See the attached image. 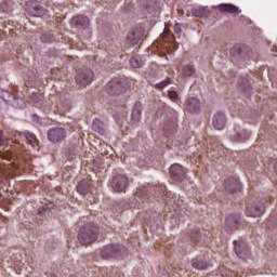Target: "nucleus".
I'll return each mask as SVG.
<instances>
[{
    "label": "nucleus",
    "mask_w": 277,
    "mask_h": 277,
    "mask_svg": "<svg viewBox=\"0 0 277 277\" xmlns=\"http://www.w3.org/2000/svg\"><path fill=\"white\" fill-rule=\"evenodd\" d=\"M132 68H142L144 66V61L140 56H133L130 61Z\"/></svg>",
    "instance_id": "24"
},
{
    "label": "nucleus",
    "mask_w": 277,
    "mask_h": 277,
    "mask_svg": "<svg viewBox=\"0 0 277 277\" xmlns=\"http://www.w3.org/2000/svg\"><path fill=\"white\" fill-rule=\"evenodd\" d=\"M90 187H91V184H90V181L88 180H82L77 185L78 193L81 194L82 196L90 194Z\"/></svg>",
    "instance_id": "18"
},
{
    "label": "nucleus",
    "mask_w": 277,
    "mask_h": 277,
    "mask_svg": "<svg viewBox=\"0 0 277 277\" xmlns=\"http://www.w3.org/2000/svg\"><path fill=\"white\" fill-rule=\"evenodd\" d=\"M45 209H53V203H50L49 206H45Z\"/></svg>",
    "instance_id": "32"
},
{
    "label": "nucleus",
    "mask_w": 277,
    "mask_h": 277,
    "mask_svg": "<svg viewBox=\"0 0 277 277\" xmlns=\"http://www.w3.org/2000/svg\"><path fill=\"white\" fill-rule=\"evenodd\" d=\"M135 114H137V115L140 116V110L134 109V110H133V116H135Z\"/></svg>",
    "instance_id": "33"
},
{
    "label": "nucleus",
    "mask_w": 277,
    "mask_h": 277,
    "mask_svg": "<svg viewBox=\"0 0 277 277\" xmlns=\"http://www.w3.org/2000/svg\"><path fill=\"white\" fill-rule=\"evenodd\" d=\"M181 31H182L181 24L176 23V24L174 25V32H175L177 36H181Z\"/></svg>",
    "instance_id": "29"
},
{
    "label": "nucleus",
    "mask_w": 277,
    "mask_h": 277,
    "mask_svg": "<svg viewBox=\"0 0 277 277\" xmlns=\"http://www.w3.org/2000/svg\"><path fill=\"white\" fill-rule=\"evenodd\" d=\"M97 239L98 227L92 225L84 226L78 235V240L80 241L81 246H90Z\"/></svg>",
    "instance_id": "1"
},
{
    "label": "nucleus",
    "mask_w": 277,
    "mask_h": 277,
    "mask_svg": "<svg viewBox=\"0 0 277 277\" xmlns=\"http://www.w3.org/2000/svg\"><path fill=\"white\" fill-rule=\"evenodd\" d=\"M169 98L173 101V103H181V97H179V93L176 91H169Z\"/></svg>",
    "instance_id": "27"
},
{
    "label": "nucleus",
    "mask_w": 277,
    "mask_h": 277,
    "mask_svg": "<svg viewBox=\"0 0 277 277\" xmlns=\"http://www.w3.org/2000/svg\"><path fill=\"white\" fill-rule=\"evenodd\" d=\"M71 24L76 27L85 28L90 25V18H88V16L78 15L71 19Z\"/></svg>",
    "instance_id": "14"
},
{
    "label": "nucleus",
    "mask_w": 277,
    "mask_h": 277,
    "mask_svg": "<svg viewBox=\"0 0 277 277\" xmlns=\"http://www.w3.org/2000/svg\"><path fill=\"white\" fill-rule=\"evenodd\" d=\"M225 189L233 194V192H237L239 189V181L235 177H229L225 181Z\"/></svg>",
    "instance_id": "15"
},
{
    "label": "nucleus",
    "mask_w": 277,
    "mask_h": 277,
    "mask_svg": "<svg viewBox=\"0 0 277 277\" xmlns=\"http://www.w3.org/2000/svg\"><path fill=\"white\" fill-rule=\"evenodd\" d=\"M219 10L223 14H237V12L241 13V11H239V6H236L235 4H220Z\"/></svg>",
    "instance_id": "16"
},
{
    "label": "nucleus",
    "mask_w": 277,
    "mask_h": 277,
    "mask_svg": "<svg viewBox=\"0 0 277 277\" xmlns=\"http://www.w3.org/2000/svg\"><path fill=\"white\" fill-rule=\"evenodd\" d=\"M11 96H12V93H10V91L0 89V98H2V101L8 103V101H10Z\"/></svg>",
    "instance_id": "25"
},
{
    "label": "nucleus",
    "mask_w": 277,
    "mask_h": 277,
    "mask_svg": "<svg viewBox=\"0 0 277 277\" xmlns=\"http://www.w3.org/2000/svg\"><path fill=\"white\" fill-rule=\"evenodd\" d=\"M168 85H170V78H167L163 81H161L160 83L156 84V88L158 90H163V88H168Z\"/></svg>",
    "instance_id": "28"
},
{
    "label": "nucleus",
    "mask_w": 277,
    "mask_h": 277,
    "mask_svg": "<svg viewBox=\"0 0 277 277\" xmlns=\"http://www.w3.org/2000/svg\"><path fill=\"white\" fill-rule=\"evenodd\" d=\"M239 224V215H229L225 220V225L230 230H237V225Z\"/></svg>",
    "instance_id": "17"
},
{
    "label": "nucleus",
    "mask_w": 277,
    "mask_h": 277,
    "mask_svg": "<svg viewBox=\"0 0 277 277\" xmlns=\"http://www.w3.org/2000/svg\"><path fill=\"white\" fill-rule=\"evenodd\" d=\"M185 107L188 114H198L200 111V100L195 96L188 97L185 102Z\"/></svg>",
    "instance_id": "11"
},
{
    "label": "nucleus",
    "mask_w": 277,
    "mask_h": 277,
    "mask_svg": "<svg viewBox=\"0 0 277 277\" xmlns=\"http://www.w3.org/2000/svg\"><path fill=\"white\" fill-rule=\"evenodd\" d=\"M48 140L53 144L64 142L66 140V130L64 128H52L48 131Z\"/></svg>",
    "instance_id": "5"
},
{
    "label": "nucleus",
    "mask_w": 277,
    "mask_h": 277,
    "mask_svg": "<svg viewBox=\"0 0 277 277\" xmlns=\"http://www.w3.org/2000/svg\"><path fill=\"white\" fill-rule=\"evenodd\" d=\"M75 81L80 88H88L94 81V71L90 68L78 69Z\"/></svg>",
    "instance_id": "2"
},
{
    "label": "nucleus",
    "mask_w": 277,
    "mask_h": 277,
    "mask_svg": "<svg viewBox=\"0 0 277 277\" xmlns=\"http://www.w3.org/2000/svg\"><path fill=\"white\" fill-rule=\"evenodd\" d=\"M192 265L194 269H199V271L207 269L208 267L207 261L198 258L192 260Z\"/></svg>",
    "instance_id": "21"
},
{
    "label": "nucleus",
    "mask_w": 277,
    "mask_h": 277,
    "mask_svg": "<svg viewBox=\"0 0 277 277\" xmlns=\"http://www.w3.org/2000/svg\"><path fill=\"white\" fill-rule=\"evenodd\" d=\"M26 12H28L30 16L37 17L44 16V14H47V10H44V8L40 5V2L36 0H29L26 2Z\"/></svg>",
    "instance_id": "4"
},
{
    "label": "nucleus",
    "mask_w": 277,
    "mask_h": 277,
    "mask_svg": "<svg viewBox=\"0 0 277 277\" xmlns=\"http://www.w3.org/2000/svg\"><path fill=\"white\" fill-rule=\"evenodd\" d=\"M0 158L1 159H6L8 161H12L14 159V154L10 150L6 151H0Z\"/></svg>",
    "instance_id": "26"
},
{
    "label": "nucleus",
    "mask_w": 277,
    "mask_h": 277,
    "mask_svg": "<svg viewBox=\"0 0 277 277\" xmlns=\"http://www.w3.org/2000/svg\"><path fill=\"white\" fill-rule=\"evenodd\" d=\"M93 131L100 135H105V124L100 119H95L92 124Z\"/></svg>",
    "instance_id": "20"
},
{
    "label": "nucleus",
    "mask_w": 277,
    "mask_h": 277,
    "mask_svg": "<svg viewBox=\"0 0 277 277\" xmlns=\"http://www.w3.org/2000/svg\"><path fill=\"white\" fill-rule=\"evenodd\" d=\"M170 173H171V179H173V181L181 182L185 180V169H183V166L179 163L171 166Z\"/></svg>",
    "instance_id": "10"
},
{
    "label": "nucleus",
    "mask_w": 277,
    "mask_h": 277,
    "mask_svg": "<svg viewBox=\"0 0 277 277\" xmlns=\"http://www.w3.org/2000/svg\"><path fill=\"white\" fill-rule=\"evenodd\" d=\"M127 185H129V179L124 175H117L113 180V189L117 192V194H122V192L127 189Z\"/></svg>",
    "instance_id": "6"
},
{
    "label": "nucleus",
    "mask_w": 277,
    "mask_h": 277,
    "mask_svg": "<svg viewBox=\"0 0 277 277\" xmlns=\"http://www.w3.org/2000/svg\"><path fill=\"white\" fill-rule=\"evenodd\" d=\"M135 196L136 198H142V189H137Z\"/></svg>",
    "instance_id": "30"
},
{
    "label": "nucleus",
    "mask_w": 277,
    "mask_h": 277,
    "mask_svg": "<svg viewBox=\"0 0 277 277\" xmlns=\"http://www.w3.org/2000/svg\"><path fill=\"white\" fill-rule=\"evenodd\" d=\"M4 140H3V131H0V144H3Z\"/></svg>",
    "instance_id": "31"
},
{
    "label": "nucleus",
    "mask_w": 277,
    "mask_h": 277,
    "mask_svg": "<svg viewBox=\"0 0 277 277\" xmlns=\"http://www.w3.org/2000/svg\"><path fill=\"white\" fill-rule=\"evenodd\" d=\"M235 252L238 259H248L250 255V250L248 249V245L243 240L235 241Z\"/></svg>",
    "instance_id": "8"
},
{
    "label": "nucleus",
    "mask_w": 277,
    "mask_h": 277,
    "mask_svg": "<svg viewBox=\"0 0 277 277\" xmlns=\"http://www.w3.org/2000/svg\"><path fill=\"white\" fill-rule=\"evenodd\" d=\"M265 213V206L263 203H255L247 207L246 214L249 217H261Z\"/></svg>",
    "instance_id": "9"
},
{
    "label": "nucleus",
    "mask_w": 277,
    "mask_h": 277,
    "mask_svg": "<svg viewBox=\"0 0 277 277\" xmlns=\"http://www.w3.org/2000/svg\"><path fill=\"white\" fill-rule=\"evenodd\" d=\"M179 72L183 79H187V77H194V75H196V67L192 64H187L180 68Z\"/></svg>",
    "instance_id": "13"
},
{
    "label": "nucleus",
    "mask_w": 277,
    "mask_h": 277,
    "mask_svg": "<svg viewBox=\"0 0 277 277\" xmlns=\"http://www.w3.org/2000/svg\"><path fill=\"white\" fill-rule=\"evenodd\" d=\"M212 124L216 131H222L226 127V116L224 113H216L212 118Z\"/></svg>",
    "instance_id": "12"
},
{
    "label": "nucleus",
    "mask_w": 277,
    "mask_h": 277,
    "mask_svg": "<svg viewBox=\"0 0 277 277\" xmlns=\"http://www.w3.org/2000/svg\"><path fill=\"white\" fill-rule=\"evenodd\" d=\"M103 259H118L120 256V246L109 245L102 250Z\"/></svg>",
    "instance_id": "7"
},
{
    "label": "nucleus",
    "mask_w": 277,
    "mask_h": 277,
    "mask_svg": "<svg viewBox=\"0 0 277 277\" xmlns=\"http://www.w3.org/2000/svg\"><path fill=\"white\" fill-rule=\"evenodd\" d=\"M106 92L110 96H118L119 94L124 93V84L119 78L111 79L106 85Z\"/></svg>",
    "instance_id": "3"
},
{
    "label": "nucleus",
    "mask_w": 277,
    "mask_h": 277,
    "mask_svg": "<svg viewBox=\"0 0 277 277\" xmlns=\"http://www.w3.org/2000/svg\"><path fill=\"white\" fill-rule=\"evenodd\" d=\"M24 135H25V138L27 140L28 144H31L34 148H36V146H38V144H40V141H38V138L36 137V134H34L31 132H25Z\"/></svg>",
    "instance_id": "22"
},
{
    "label": "nucleus",
    "mask_w": 277,
    "mask_h": 277,
    "mask_svg": "<svg viewBox=\"0 0 277 277\" xmlns=\"http://www.w3.org/2000/svg\"><path fill=\"white\" fill-rule=\"evenodd\" d=\"M207 12H209V8L207 6H197L190 10L192 16H196L197 18L207 16Z\"/></svg>",
    "instance_id": "19"
},
{
    "label": "nucleus",
    "mask_w": 277,
    "mask_h": 277,
    "mask_svg": "<svg viewBox=\"0 0 277 277\" xmlns=\"http://www.w3.org/2000/svg\"><path fill=\"white\" fill-rule=\"evenodd\" d=\"M127 40L129 44H132V47H135L140 42V36H136V31L132 30L128 34Z\"/></svg>",
    "instance_id": "23"
}]
</instances>
